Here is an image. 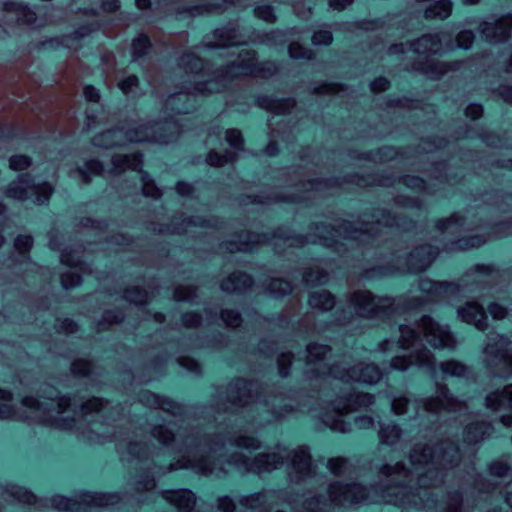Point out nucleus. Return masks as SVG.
<instances>
[{
    "label": "nucleus",
    "mask_w": 512,
    "mask_h": 512,
    "mask_svg": "<svg viewBox=\"0 0 512 512\" xmlns=\"http://www.w3.org/2000/svg\"><path fill=\"white\" fill-rule=\"evenodd\" d=\"M411 469L404 462L391 466L383 464L379 475L385 484H375L369 489L359 483H331L326 496H313L305 500L301 512H326V507H347L353 504H392L417 510L440 509L442 512H460L462 492L448 491L445 501L439 503L436 495L428 490L445 482L446 477L461 462L458 444L442 440L435 446L416 444L410 454Z\"/></svg>",
    "instance_id": "obj_1"
},
{
    "label": "nucleus",
    "mask_w": 512,
    "mask_h": 512,
    "mask_svg": "<svg viewBox=\"0 0 512 512\" xmlns=\"http://www.w3.org/2000/svg\"><path fill=\"white\" fill-rule=\"evenodd\" d=\"M412 223L400 215L385 209H372L365 212L354 223L344 220L336 226L323 222L315 223L311 232L306 235H295L284 228L277 229L272 235L242 231L232 240L226 242V250L234 252H253L262 244L274 243L275 239L283 240L289 247H303L306 244H319L328 248H336L340 240L355 242L363 255L375 249L378 258L386 261L385 265H376L365 272L366 278L390 276L394 274L419 273L425 271L436 259L440 248L425 244L415 248L406 257L399 253L401 248L396 240L394 230L408 231Z\"/></svg>",
    "instance_id": "obj_2"
},
{
    "label": "nucleus",
    "mask_w": 512,
    "mask_h": 512,
    "mask_svg": "<svg viewBox=\"0 0 512 512\" xmlns=\"http://www.w3.org/2000/svg\"><path fill=\"white\" fill-rule=\"evenodd\" d=\"M178 66L191 75L193 81L170 95L165 102V108L177 115L191 113L196 108L197 96L223 92L238 77L256 76L268 79L278 72L276 62H258L254 50H242L237 60L216 69H212L208 62L194 53H186L179 58Z\"/></svg>",
    "instance_id": "obj_3"
},
{
    "label": "nucleus",
    "mask_w": 512,
    "mask_h": 512,
    "mask_svg": "<svg viewBox=\"0 0 512 512\" xmlns=\"http://www.w3.org/2000/svg\"><path fill=\"white\" fill-rule=\"evenodd\" d=\"M151 434L162 444V447L158 449L159 452L168 450L173 453V460L168 465H158L155 459L156 448L146 441L129 440L126 442V439H121L120 431L113 432L112 440L117 442L116 449L123 459L137 461L146 470L147 463L150 462L148 468L157 469V473L162 474L180 469H190L204 476H221L223 474V467L218 469L212 466L208 457L202 454L197 435L189 434L181 444H176L175 434L162 424L154 426ZM156 456H159V453H156Z\"/></svg>",
    "instance_id": "obj_4"
},
{
    "label": "nucleus",
    "mask_w": 512,
    "mask_h": 512,
    "mask_svg": "<svg viewBox=\"0 0 512 512\" xmlns=\"http://www.w3.org/2000/svg\"><path fill=\"white\" fill-rule=\"evenodd\" d=\"M224 406V410L236 417L235 421H240L241 425L227 427L213 437H199L201 452L211 461L226 455L224 450L228 445L248 450L261 448V442L257 438L243 433L246 432L247 425L254 424V413H258L259 407L267 406L266 400L259 392V383L243 378L232 380L226 389Z\"/></svg>",
    "instance_id": "obj_5"
},
{
    "label": "nucleus",
    "mask_w": 512,
    "mask_h": 512,
    "mask_svg": "<svg viewBox=\"0 0 512 512\" xmlns=\"http://www.w3.org/2000/svg\"><path fill=\"white\" fill-rule=\"evenodd\" d=\"M39 397L25 396L21 403L36 413L37 422L60 430H72L76 424V416L85 417L96 414L104 424L110 425L117 421L110 411V402L103 398L92 397L84 401L78 395H61L52 385L40 387Z\"/></svg>",
    "instance_id": "obj_6"
},
{
    "label": "nucleus",
    "mask_w": 512,
    "mask_h": 512,
    "mask_svg": "<svg viewBox=\"0 0 512 512\" xmlns=\"http://www.w3.org/2000/svg\"><path fill=\"white\" fill-rule=\"evenodd\" d=\"M400 337L397 346L403 350L412 349L409 355L395 356L391 359L390 367L394 370L406 371L412 366L426 370L432 378L436 376V361L434 354L424 341L434 349H450L456 346V341L447 326H441L429 315H423L417 322V329L409 325L399 326Z\"/></svg>",
    "instance_id": "obj_7"
},
{
    "label": "nucleus",
    "mask_w": 512,
    "mask_h": 512,
    "mask_svg": "<svg viewBox=\"0 0 512 512\" xmlns=\"http://www.w3.org/2000/svg\"><path fill=\"white\" fill-rule=\"evenodd\" d=\"M419 289L427 295L428 300L448 304L457 301L462 294V287L458 283L437 282L430 279H421ZM347 297L359 317L382 321L392 320L398 314L400 307L408 311L423 306L427 301L423 297H412L408 300L378 297L367 290H356Z\"/></svg>",
    "instance_id": "obj_8"
},
{
    "label": "nucleus",
    "mask_w": 512,
    "mask_h": 512,
    "mask_svg": "<svg viewBox=\"0 0 512 512\" xmlns=\"http://www.w3.org/2000/svg\"><path fill=\"white\" fill-rule=\"evenodd\" d=\"M332 349L329 345L312 342L307 345L303 376L309 381L326 382L328 379L339 380L343 383L361 382L376 384L383 373L376 364H358L344 367L339 362H331Z\"/></svg>",
    "instance_id": "obj_9"
},
{
    "label": "nucleus",
    "mask_w": 512,
    "mask_h": 512,
    "mask_svg": "<svg viewBox=\"0 0 512 512\" xmlns=\"http://www.w3.org/2000/svg\"><path fill=\"white\" fill-rule=\"evenodd\" d=\"M374 401V395L370 393L355 390L341 392L327 402L317 416L327 428L335 432L349 433L353 427L370 429L374 426V419L369 415L356 416L353 422L346 420L345 417L350 412L371 406Z\"/></svg>",
    "instance_id": "obj_10"
},
{
    "label": "nucleus",
    "mask_w": 512,
    "mask_h": 512,
    "mask_svg": "<svg viewBox=\"0 0 512 512\" xmlns=\"http://www.w3.org/2000/svg\"><path fill=\"white\" fill-rule=\"evenodd\" d=\"M183 132L180 119L171 116L164 121L155 122L149 125H140L133 129L116 127L93 137L95 146L112 148L122 146L127 142H153L158 144H169L178 139Z\"/></svg>",
    "instance_id": "obj_11"
},
{
    "label": "nucleus",
    "mask_w": 512,
    "mask_h": 512,
    "mask_svg": "<svg viewBox=\"0 0 512 512\" xmlns=\"http://www.w3.org/2000/svg\"><path fill=\"white\" fill-rule=\"evenodd\" d=\"M408 50L415 54L426 56L424 62H415L412 65V69L433 80L440 79L449 71L459 69L461 65L460 61L446 63L428 58L429 55L438 54L442 50V42L439 34H425L409 44H392L388 48V53L390 55H400Z\"/></svg>",
    "instance_id": "obj_12"
},
{
    "label": "nucleus",
    "mask_w": 512,
    "mask_h": 512,
    "mask_svg": "<svg viewBox=\"0 0 512 512\" xmlns=\"http://www.w3.org/2000/svg\"><path fill=\"white\" fill-rule=\"evenodd\" d=\"M210 462L212 466L218 469L223 467V474L221 476H214L215 478L221 479L228 475V468H233L241 473H253L256 475L269 473L282 467L284 458L273 452L259 453L251 459L241 452H234L230 455H221V457H218L214 461L210 460Z\"/></svg>",
    "instance_id": "obj_13"
},
{
    "label": "nucleus",
    "mask_w": 512,
    "mask_h": 512,
    "mask_svg": "<svg viewBox=\"0 0 512 512\" xmlns=\"http://www.w3.org/2000/svg\"><path fill=\"white\" fill-rule=\"evenodd\" d=\"M120 496L117 493L81 492L76 498L55 495L51 498V506L65 512H87L93 507H107L117 504Z\"/></svg>",
    "instance_id": "obj_14"
},
{
    "label": "nucleus",
    "mask_w": 512,
    "mask_h": 512,
    "mask_svg": "<svg viewBox=\"0 0 512 512\" xmlns=\"http://www.w3.org/2000/svg\"><path fill=\"white\" fill-rule=\"evenodd\" d=\"M52 192L53 187L50 183H36L29 173L20 174L17 180L12 181L3 191L7 198L31 201L37 205L47 203Z\"/></svg>",
    "instance_id": "obj_15"
},
{
    "label": "nucleus",
    "mask_w": 512,
    "mask_h": 512,
    "mask_svg": "<svg viewBox=\"0 0 512 512\" xmlns=\"http://www.w3.org/2000/svg\"><path fill=\"white\" fill-rule=\"evenodd\" d=\"M510 344V340L504 335L494 332L487 335L484 353L488 358L489 365L497 368L495 375L500 378L512 377V350Z\"/></svg>",
    "instance_id": "obj_16"
},
{
    "label": "nucleus",
    "mask_w": 512,
    "mask_h": 512,
    "mask_svg": "<svg viewBox=\"0 0 512 512\" xmlns=\"http://www.w3.org/2000/svg\"><path fill=\"white\" fill-rule=\"evenodd\" d=\"M421 406L425 412L432 416H438L442 411L448 413H461L467 410V405L454 397L448 386L444 383H436V394L416 403V410Z\"/></svg>",
    "instance_id": "obj_17"
},
{
    "label": "nucleus",
    "mask_w": 512,
    "mask_h": 512,
    "mask_svg": "<svg viewBox=\"0 0 512 512\" xmlns=\"http://www.w3.org/2000/svg\"><path fill=\"white\" fill-rule=\"evenodd\" d=\"M113 173L120 174L126 170L138 172L141 175L142 192L145 196L158 199L162 196L160 189L148 179V174L142 170L143 155L141 153L116 154L111 158Z\"/></svg>",
    "instance_id": "obj_18"
},
{
    "label": "nucleus",
    "mask_w": 512,
    "mask_h": 512,
    "mask_svg": "<svg viewBox=\"0 0 512 512\" xmlns=\"http://www.w3.org/2000/svg\"><path fill=\"white\" fill-rule=\"evenodd\" d=\"M241 0H218L216 3L179 4L174 9L177 20H190L198 16L220 13L228 6L238 5Z\"/></svg>",
    "instance_id": "obj_19"
},
{
    "label": "nucleus",
    "mask_w": 512,
    "mask_h": 512,
    "mask_svg": "<svg viewBox=\"0 0 512 512\" xmlns=\"http://www.w3.org/2000/svg\"><path fill=\"white\" fill-rule=\"evenodd\" d=\"M289 456L288 475L291 482L300 483L312 476V461L309 447L302 445L294 449Z\"/></svg>",
    "instance_id": "obj_20"
},
{
    "label": "nucleus",
    "mask_w": 512,
    "mask_h": 512,
    "mask_svg": "<svg viewBox=\"0 0 512 512\" xmlns=\"http://www.w3.org/2000/svg\"><path fill=\"white\" fill-rule=\"evenodd\" d=\"M62 264L70 268L69 271L62 273L61 284L63 288L70 289L79 286L82 283V275L85 272L84 262L78 251H72L68 248L63 249L60 255Z\"/></svg>",
    "instance_id": "obj_21"
},
{
    "label": "nucleus",
    "mask_w": 512,
    "mask_h": 512,
    "mask_svg": "<svg viewBox=\"0 0 512 512\" xmlns=\"http://www.w3.org/2000/svg\"><path fill=\"white\" fill-rule=\"evenodd\" d=\"M479 31L488 43H505L512 37V15L507 14L494 22L483 21Z\"/></svg>",
    "instance_id": "obj_22"
},
{
    "label": "nucleus",
    "mask_w": 512,
    "mask_h": 512,
    "mask_svg": "<svg viewBox=\"0 0 512 512\" xmlns=\"http://www.w3.org/2000/svg\"><path fill=\"white\" fill-rule=\"evenodd\" d=\"M213 37L216 42L206 41L204 46L208 49L220 48L227 50L229 48L246 44V40L239 34L234 23H229L224 27L214 30Z\"/></svg>",
    "instance_id": "obj_23"
},
{
    "label": "nucleus",
    "mask_w": 512,
    "mask_h": 512,
    "mask_svg": "<svg viewBox=\"0 0 512 512\" xmlns=\"http://www.w3.org/2000/svg\"><path fill=\"white\" fill-rule=\"evenodd\" d=\"M138 398L141 404L151 409H160L172 416H180L182 414V406L168 397L144 390L139 393Z\"/></svg>",
    "instance_id": "obj_24"
},
{
    "label": "nucleus",
    "mask_w": 512,
    "mask_h": 512,
    "mask_svg": "<svg viewBox=\"0 0 512 512\" xmlns=\"http://www.w3.org/2000/svg\"><path fill=\"white\" fill-rule=\"evenodd\" d=\"M254 104L277 115H289L292 113L296 101L292 97L276 98L268 95H258L254 99Z\"/></svg>",
    "instance_id": "obj_25"
},
{
    "label": "nucleus",
    "mask_w": 512,
    "mask_h": 512,
    "mask_svg": "<svg viewBox=\"0 0 512 512\" xmlns=\"http://www.w3.org/2000/svg\"><path fill=\"white\" fill-rule=\"evenodd\" d=\"M457 313L463 322L473 324L480 331H484L488 327L485 310L477 302H467L464 307L457 310Z\"/></svg>",
    "instance_id": "obj_26"
},
{
    "label": "nucleus",
    "mask_w": 512,
    "mask_h": 512,
    "mask_svg": "<svg viewBox=\"0 0 512 512\" xmlns=\"http://www.w3.org/2000/svg\"><path fill=\"white\" fill-rule=\"evenodd\" d=\"M494 433L493 425L488 421H476L464 428L463 442L468 445H475Z\"/></svg>",
    "instance_id": "obj_27"
},
{
    "label": "nucleus",
    "mask_w": 512,
    "mask_h": 512,
    "mask_svg": "<svg viewBox=\"0 0 512 512\" xmlns=\"http://www.w3.org/2000/svg\"><path fill=\"white\" fill-rule=\"evenodd\" d=\"M253 278L245 272H234L221 282V290L227 293L242 294L252 288Z\"/></svg>",
    "instance_id": "obj_28"
},
{
    "label": "nucleus",
    "mask_w": 512,
    "mask_h": 512,
    "mask_svg": "<svg viewBox=\"0 0 512 512\" xmlns=\"http://www.w3.org/2000/svg\"><path fill=\"white\" fill-rule=\"evenodd\" d=\"M92 32V28L90 25H84L79 27L70 35L62 36L60 38L51 39V46L54 44L56 46H63L69 50H78L82 45V42H85L86 39L90 36Z\"/></svg>",
    "instance_id": "obj_29"
},
{
    "label": "nucleus",
    "mask_w": 512,
    "mask_h": 512,
    "mask_svg": "<svg viewBox=\"0 0 512 512\" xmlns=\"http://www.w3.org/2000/svg\"><path fill=\"white\" fill-rule=\"evenodd\" d=\"M487 408L497 411L500 409L512 410V383L505 386L501 391H493L485 398Z\"/></svg>",
    "instance_id": "obj_30"
},
{
    "label": "nucleus",
    "mask_w": 512,
    "mask_h": 512,
    "mask_svg": "<svg viewBox=\"0 0 512 512\" xmlns=\"http://www.w3.org/2000/svg\"><path fill=\"white\" fill-rule=\"evenodd\" d=\"M3 10L6 12L14 13L16 21L19 25L32 26L36 22V13L24 5L15 1H6L3 3Z\"/></svg>",
    "instance_id": "obj_31"
},
{
    "label": "nucleus",
    "mask_w": 512,
    "mask_h": 512,
    "mask_svg": "<svg viewBox=\"0 0 512 512\" xmlns=\"http://www.w3.org/2000/svg\"><path fill=\"white\" fill-rule=\"evenodd\" d=\"M151 49L152 44L149 37L145 34H139L131 43L132 62L147 67V56Z\"/></svg>",
    "instance_id": "obj_32"
},
{
    "label": "nucleus",
    "mask_w": 512,
    "mask_h": 512,
    "mask_svg": "<svg viewBox=\"0 0 512 512\" xmlns=\"http://www.w3.org/2000/svg\"><path fill=\"white\" fill-rule=\"evenodd\" d=\"M486 239L482 235H472L460 238L448 239L443 245L442 250L446 251H463L471 248L482 246Z\"/></svg>",
    "instance_id": "obj_33"
},
{
    "label": "nucleus",
    "mask_w": 512,
    "mask_h": 512,
    "mask_svg": "<svg viewBox=\"0 0 512 512\" xmlns=\"http://www.w3.org/2000/svg\"><path fill=\"white\" fill-rule=\"evenodd\" d=\"M378 436L381 444L394 446L400 441L402 429L395 422L381 423Z\"/></svg>",
    "instance_id": "obj_34"
},
{
    "label": "nucleus",
    "mask_w": 512,
    "mask_h": 512,
    "mask_svg": "<svg viewBox=\"0 0 512 512\" xmlns=\"http://www.w3.org/2000/svg\"><path fill=\"white\" fill-rule=\"evenodd\" d=\"M435 228L442 234L448 233L452 235L459 234L462 230L466 229L464 218L458 213H454L448 218L439 219L436 222Z\"/></svg>",
    "instance_id": "obj_35"
},
{
    "label": "nucleus",
    "mask_w": 512,
    "mask_h": 512,
    "mask_svg": "<svg viewBox=\"0 0 512 512\" xmlns=\"http://www.w3.org/2000/svg\"><path fill=\"white\" fill-rule=\"evenodd\" d=\"M308 302L314 309L329 311L335 306V297L327 290L315 291L309 295Z\"/></svg>",
    "instance_id": "obj_36"
},
{
    "label": "nucleus",
    "mask_w": 512,
    "mask_h": 512,
    "mask_svg": "<svg viewBox=\"0 0 512 512\" xmlns=\"http://www.w3.org/2000/svg\"><path fill=\"white\" fill-rule=\"evenodd\" d=\"M452 11L451 0H436L431 3L424 12L426 19H446Z\"/></svg>",
    "instance_id": "obj_37"
},
{
    "label": "nucleus",
    "mask_w": 512,
    "mask_h": 512,
    "mask_svg": "<svg viewBox=\"0 0 512 512\" xmlns=\"http://www.w3.org/2000/svg\"><path fill=\"white\" fill-rule=\"evenodd\" d=\"M104 171L103 164L97 159H90L85 162L83 167H77L76 173L83 183H89L91 176L101 175Z\"/></svg>",
    "instance_id": "obj_38"
},
{
    "label": "nucleus",
    "mask_w": 512,
    "mask_h": 512,
    "mask_svg": "<svg viewBox=\"0 0 512 512\" xmlns=\"http://www.w3.org/2000/svg\"><path fill=\"white\" fill-rule=\"evenodd\" d=\"M440 371L446 376L465 378L469 373V368L463 362L458 360L443 361L439 365Z\"/></svg>",
    "instance_id": "obj_39"
},
{
    "label": "nucleus",
    "mask_w": 512,
    "mask_h": 512,
    "mask_svg": "<svg viewBox=\"0 0 512 512\" xmlns=\"http://www.w3.org/2000/svg\"><path fill=\"white\" fill-rule=\"evenodd\" d=\"M267 292L274 298L283 297L292 292V283L283 278L271 279L266 287Z\"/></svg>",
    "instance_id": "obj_40"
},
{
    "label": "nucleus",
    "mask_w": 512,
    "mask_h": 512,
    "mask_svg": "<svg viewBox=\"0 0 512 512\" xmlns=\"http://www.w3.org/2000/svg\"><path fill=\"white\" fill-rule=\"evenodd\" d=\"M302 277H303V282L306 285L313 286V287L324 285L329 280L328 273L319 267H314V268H310V269L306 270L303 273Z\"/></svg>",
    "instance_id": "obj_41"
},
{
    "label": "nucleus",
    "mask_w": 512,
    "mask_h": 512,
    "mask_svg": "<svg viewBox=\"0 0 512 512\" xmlns=\"http://www.w3.org/2000/svg\"><path fill=\"white\" fill-rule=\"evenodd\" d=\"M122 298L137 306H145L149 302L150 295L143 288L131 287L124 290Z\"/></svg>",
    "instance_id": "obj_42"
},
{
    "label": "nucleus",
    "mask_w": 512,
    "mask_h": 512,
    "mask_svg": "<svg viewBox=\"0 0 512 512\" xmlns=\"http://www.w3.org/2000/svg\"><path fill=\"white\" fill-rule=\"evenodd\" d=\"M236 152L225 150L224 153H219L211 150L206 157V162L210 166L222 167L225 164L233 163L236 160Z\"/></svg>",
    "instance_id": "obj_43"
},
{
    "label": "nucleus",
    "mask_w": 512,
    "mask_h": 512,
    "mask_svg": "<svg viewBox=\"0 0 512 512\" xmlns=\"http://www.w3.org/2000/svg\"><path fill=\"white\" fill-rule=\"evenodd\" d=\"M173 299L177 302L197 304L198 293L194 286H179L173 291Z\"/></svg>",
    "instance_id": "obj_44"
},
{
    "label": "nucleus",
    "mask_w": 512,
    "mask_h": 512,
    "mask_svg": "<svg viewBox=\"0 0 512 512\" xmlns=\"http://www.w3.org/2000/svg\"><path fill=\"white\" fill-rule=\"evenodd\" d=\"M90 6L85 12L96 14L99 10L104 12H115L120 8V0H89Z\"/></svg>",
    "instance_id": "obj_45"
},
{
    "label": "nucleus",
    "mask_w": 512,
    "mask_h": 512,
    "mask_svg": "<svg viewBox=\"0 0 512 512\" xmlns=\"http://www.w3.org/2000/svg\"><path fill=\"white\" fill-rule=\"evenodd\" d=\"M124 320V313L119 309L107 310L103 313L98 323V330H106L111 325L118 324Z\"/></svg>",
    "instance_id": "obj_46"
},
{
    "label": "nucleus",
    "mask_w": 512,
    "mask_h": 512,
    "mask_svg": "<svg viewBox=\"0 0 512 512\" xmlns=\"http://www.w3.org/2000/svg\"><path fill=\"white\" fill-rule=\"evenodd\" d=\"M257 40L267 46H276L286 42L285 33L279 29H272L268 32H265L262 35H259Z\"/></svg>",
    "instance_id": "obj_47"
},
{
    "label": "nucleus",
    "mask_w": 512,
    "mask_h": 512,
    "mask_svg": "<svg viewBox=\"0 0 512 512\" xmlns=\"http://www.w3.org/2000/svg\"><path fill=\"white\" fill-rule=\"evenodd\" d=\"M294 355L291 351L281 352L277 356L278 373L282 378L290 375Z\"/></svg>",
    "instance_id": "obj_48"
},
{
    "label": "nucleus",
    "mask_w": 512,
    "mask_h": 512,
    "mask_svg": "<svg viewBox=\"0 0 512 512\" xmlns=\"http://www.w3.org/2000/svg\"><path fill=\"white\" fill-rule=\"evenodd\" d=\"M239 503L241 506L246 508L258 509L263 507L266 503V496L262 492L252 493L250 495L242 496Z\"/></svg>",
    "instance_id": "obj_49"
},
{
    "label": "nucleus",
    "mask_w": 512,
    "mask_h": 512,
    "mask_svg": "<svg viewBox=\"0 0 512 512\" xmlns=\"http://www.w3.org/2000/svg\"><path fill=\"white\" fill-rule=\"evenodd\" d=\"M288 54L293 59H307L314 57V52L298 42H292L288 46Z\"/></svg>",
    "instance_id": "obj_50"
},
{
    "label": "nucleus",
    "mask_w": 512,
    "mask_h": 512,
    "mask_svg": "<svg viewBox=\"0 0 512 512\" xmlns=\"http://www.w3.org/2000/svg\"><path fill=\"white\" fill-rule=\"evenodd\" d=\"M220 317L227 327L237 328L242 323L241 314L234 309H222Z\"/></svg>",
    "instance_id": "obj_51"
},
{
    "label": "nucleus",
    "mask_w": 512,
    "mask_h": 512,
    "mask_svg": "<svg viewBox=\"0 0 512 512\" xmlns=\"http://www.w3.org/2000/svg\"><path fill=\"white\" fill-rule=\"evenodd\" d=\"M93 364L85 359H77L71 364V372L75 376L89 377L92 373Z\"/></svg>",
    "instance_id": "obj_52"
},
{
    "label": "nucleus",
    "mask_w": 512,
    "mask_h": 512,
    "mask_svg": "<svg viewBox=\"0 0 512 512\" xmlns=\"http://www.w3.org/2000/svg\"><path fill=\"white\" fill-rule=\"evenodd\" d=\"M349 461L344 457L330 458L327 462V468L336 476L344 475L348 470Z\"/></svg>",
    "instance_id": "obj_53"
},
{
    "label": "nucleus",
    "mask_w": 512,
    "mask_h": 512,
    "mask_svg": "<svg viewBox=\"0 0 512 512\" xmlns=\"http://www.w3.org/2000/svg\"><path fill=\"white\" fill-rule=\"evenodd\" d=\"M32 246L33 238L30 235H18L15 238L14 247L24 258L29 257V252Z\"/></svg>",
    "instance_id": "obj_54"
},
{
    "label": "nucleus",
    "mask_w": 512,
    "mask_h": 512,
    "mask_svg": "<svg viewBox=\"0 0 512 512\" xmlns=\"http://www.w3.org/2000/svg\"><path fill=\"white\" fill-rule=\"evenodd\" d=\"M401 182L406 187H408L412 190L429 193L428 187H427V182L419 176L405 175L402 177Z\"/></svg>",
    "instance_id": "obj_55"
},
{
    "label": "nucleus",
    "mask_w": 512,
    "mask_h": 512,
    "mask_svg": "<svg viewBox=\"0 0 512 512\" xmlns=\"http://www.w3.org/2000/svg\"><path fill=\"white\" fill-rule=\"evenodd\" d=\"M139 87V79L135 75H129L118 82V88L126 96H131Z\"/></svg>",
    "instance_id": "obj_56"
},
{
    "label": "nucleus",
    "mask_w": 512,
    "mask_h": 512,
    "mask_svg": "<svg viewBox=\"0 0 512 512\" xmlns=\"http://www.w3.org/2000/svg\"><path fill=\"white\" fill-rule=\"evenodd\" d=\"M226 142L237 151L243 150L244 140L240 130L231 128L225 132Z\"/></svg>",
    "instance_id": "obj_57"
},
{
    "label": "nucleus",
    "mask_w": 512,
    "mask_h": 512,
    "mask_svg": "<svg viewBox=\"0 0 512 512\" xmlns=\"http://www.w3.org/2000/svg\"><path fill=\"white\" fill-rule=\"evenodd\" d=\"M255 16L269 23H274L277 19L272 6L264 4L257 5L254 9Z\"/></svg>",
    "instance_id": "obj_58"
},
{
    "label": "nucleus",
    "mask_w": 512,
    "mask_h": 512,
    "mask_svg": "<svg viewBox=\"0 0 512 512\" xmlns=\"http://www.w3.org/2000/svg\"><path fill=\"white\" fill-rule=\"evenodd\" d=\"M32 160L27 155H13L9 159V167L15 171H22L30 167Z\"/></svg>",
    "instance_id": "obj_59"
},
{
    "label": "nucleus",
    "mask_w": 512,
    "mask_h": 512,
    "mask_svg": "<svg viewBox=\"0 0 512 512\" xmlns=\"http://www.w3.org/2000/svg\"><path fill=\"white\" fill-rule=\"evenodd\" d=\"M410 399L406 396L395 397L391 401V409L397 415L408 413Z\"/></svg>",
    "instance_id": "obj_60"
},
{
    "label": "nucleus",
    "mask_w": 512,
    "mask_h": 512,
    "mask_svg": "<svg viewBox=\"0 0 512 512\" xmlns=\"http://www.w3.org/2000/svg\"><path fill=\"white\" fill-rule=\"evenodd\" d=\"M475 39V35L471 30H462L456 36L457 47L462 49L471 48Z\"/></svg>",
    "instance_id": "obj_61"
},
{
    "label": "nucleus",
    "mask_w": 512,
    "mask_h": 512,
    "mask_svg": "<svg viewBox=\"0 0 512 512\" xmlns=\"http://www.w3.org/2000/svg\"><path fill=\"white\" fill-rule=\"evenodd\" d=\"M55 329L58 333L73 334L77 332L78 325L74 320L70 318H65L63 320L58 319L55 324Z\"/></svg>",
    "instance_id": "obj_62"
},
{
    "label": "nucleus",
    "mask_w": 512,
    "mask_h": 512,
    "mask_svg": "<svg viewBox=\"0 0 512 512\" xmlns=\"http://www.w3.org/2000/svg\"><path fill=\"white\" fill-rule=\"evenodd\" d=\"M181 321L186 328H197L202 323V316L198 312H186L181 316Z\"/></svg>",
    "instance_id": "obj_63"
},
{
    "label": "nucleus",
    "mask_w": 512,
    "mask_h": 512,
    "mask_svg": "<svg viewBox=\"0 0 512 512\" xmlns=\"http://www.w3.org/2000/svg\"><path fill=\"white\" fill-rule=\"evenodd\" d=\"M12 495L20 502L26 504L36 503L37 497L31 491L23 487H15L12 491Z\"/></svg>",
    "instance_id": "obj_64"
}]
</instances>
